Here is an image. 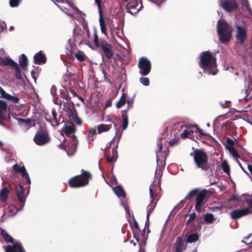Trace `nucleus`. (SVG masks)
I'll return each instance as SVG.
<instances>
[{
	"mask_svg": "<svg viewBox=\"0 0 252 252\" xmlns=\"http://www.w3.org/2000/svg\"><path fill=\"white\" fill-rule=\"evenodd\" d=\"M66 135L68 139H64L59 145V147L62 150L66 151L69 156H71L76 151L78 140L75 135L70 136L71 134L74 133L76 131V127L73 123L69 125H65L62 129Z\"/></svg>",
	"mask_w": 252,
	"mask_h": 252,
	"instance_id": "f257e3e1",
	"label": "nucleus"
},
{
	"mask_svg": "<svg viewBox=\"0 0 252 252\" xmlns=\"http://www.w3.org/2000/svg\"><path fill=\"white\" fill-rule=\"evenodd\" d=\"M199 65L204 72L209 74L215 75L218 71L216 59L209 51L201 53Z\"/></svg>",
	"mask_w": 252,
	"mask_h": 252,
	"instance_id": "f03ea898",
	"label": "nucleus"
},
{
	"mask_svg": "<svg viewBox=\"0 0 252 252\" xmlns=\"http://www.w3.org/2000/svg\"><path fill=\"white\" fill-rule=\"evenodd\" d=\"M209 193V191L206 189L200 190L198 188L194 189L189 192L181 203H185L187 200L195 196L194 208L197 212H200L207 202V195Z\"/></svg>",
	"mask_w": 252,
	"mask_h": 252,
	"instance_id": "7ed1b4c3",
	"label": "nucleus"
},
{
	"mask_svg": "<svg viewBox=\"0 0 252 252\" xmlns=\"http://www.w3.org/2000/svg\"><path fill=\"white\" fill-rule=\"evenodd\" d=\"M92 178L93 175L91 172L82 169L81 174L71 177L68 183L71 188L84 187L89 184L90 180Z\"/></svg>",
	"mask_w": 252,
	"mask_h": 252,
	"instance_id": "20e7f679",
	"label": "nucleus"
},
{
	"mask_svg": "<svg viewBox=\"0 0 252 252\" xmlns=\"http://www.w3.org/2000/svg\"><path fill=\"white\" fill-rule=\"evenodd\" d=\"M22 177L26 179L29 186L28 187V190L27 194L25 193L24 187L21 184H18L14 188V191L16 193L18 200V207L19 208L18 209V210H22L25 205L27 196L30 190V185L31 183V179L27 171L23 174Z\"/></svg>",
	"mask_w": 252,
	"mask_h": 252,
	"instance_id": "39448f33",
	"label": "nucleus"
},
{
	"mask_svg": "<svg viewBox=\"0 0 252 252\" xmlns=\"http://www.w3.org/2000/svg\"><path fill=\"white\" fill-rule=\"evenodd\" d=\"M232 27L225 20H219L218 23V34L220 41L223 44L228 42L232 37Z\"/></svg>",
	"mask_w": 252,
	"mask_h": 252,
	"instance_id": "423d86ee",
	"label": "nucleus"
},
{
	"mask_svg": "<svg viewBox=\"0 0 252 252\" xmlns=\"http://www.w3.org/2000/svg\"><path fill=\"white\" fill-rule=\"evenodd\" d=\"M190 156L193 157L194 162L198 168L205 171L209 169L210 165L208 161V158L206 153L204 151L196 149L193 153L190 154Z\"/></svg>",
	"mask_w": 252,
	"mask_h": 252,
	"instance_id": "0eeeda50",
	"label": "nucleus"
},
{
	"mask_svg": "<svg viewBox=\"0 0 252 252\" xmlns=\"http://www.w3.org/2000/svg\"><path fill=\"white\" fill-rule=\"evenodd\" d=\"M120 138V137L116 138L114 137L113 139L106 145V153H107L108 150L110 151V149L112 148L111 156L110 153H109V155L107 154L106 155V159L109 163L113 162L118 157L117 148Z\"/></svg>",
	"mask_w": 252,
	"mask_h": 252,
	"instance_id": "6e6552de",
	"label": "nucleus"
},
{
	"mask_svg": "<svg viewBox=\"0 0 252 252\" xmlns=\"http://www.w3.org/2000/svg\"><path fill=\"white\" fill-rule=\"evenodd\" d=\"M219 6L226 12L232 13L239 9L236 0H219Z\"/></svg>",
	"mask_w": 252,
	"mask_h": 252,
	"instance_id": "1a4fd4ad",
	"label": "nucleus"
},
{
	"mask_svg": "<svg viewBox=\"0 0 252 252\" xmlns=\"http://www.w3.org/2000/svg\"><path fill=\"white\" fill-rule=\"evenodd\" d=\"M0 65L1 66H8L11 68H15V77L19 80L22 79V75L18 64L10 58L7 57L1 58L0 59Z\"/></svg>",
	"mask_w": 252,
	"mask_h": 252,
	"instance_id": "9d476101",
	"label": "nucleus"
},
{
	"mask_svg": "<svg viewBox=\"0 0 252 252\" xmlns=\"http://www.w3.org/2000/svg\"><path fill=\"white\" fill-rule=\"evenodd\" d=\"M139 73L142 76H146L150 72L151 64L150 61L146 58H141L138 63Z\"/></svg>",
	"mask_w": 252,
	"mask_h": 252,
	"instance_id": "9b49d317",
	"label": "nucleus"
},
{
	"mask_svg": "<svg viewBox=\"0 0 252 252\" xmlns=\"http://www.w3.org/2000/svg\"><path fill=\"white\" fill-rule=\"evenodd\" d=\"M34 142L39 146L45 145L50 141V138L47 131H38L33 138Z\"/></svg>",
	"mask_w": 252,
	"mask_h": 252,
	"instance_id": "f8f14e48",
	"label": "nucleus"
},
{
	"mask_svg": "<svg viewBox=\"0 0 252 252\" xmlns=\"http://www.w3.org/2000/svg\"><path fill=\"white\" fill-rule=\"evenodd\" d=\"M105 57L109 60L111 59L114 55L113 46L106 40H102L100 47Z\"/></svg>",
	"mask_w": 252,
	"mask_h": 252,
	"instance_id": "ddd939ff",
	"label": "nucleus"
},
{
	"mask_svg": "<svg viewBox=\"0 0 252 252\" xmlns=\"http://www.w3.org/2000/svg\"><path fill=\"white\" fill-rule=\"evenodd\" d=\"M143 8L142 2L140 1V6L138 1L136 0L128 2L126 6L127 12L130 13L132 15L137 14Z\"/></svg>",
	"mask_w": 252,
	"mask_h": 252,
	"instance_id": "4468645a",
	"label": "nucleus"
},
{
	"mask_svg": "<svg viewBox=\"0 0 252 252\" xmlns=\"http://www.w3.org/2000/svg\"><path fill=\"white\" fill-rule=\"evenodd\" d=\"M132 220L133 221V224L131 223V222H129L130 224V227L133 234L134 238L139 243L140 241V239L139 237L138 232H140L141 235H143L145 233V228H144L143 231L140 229L138 222L136 220L133 215H132Z\"/></svg>",
	"mask_w": 252,
	"mask_h": 252,
	"instance_id": "2eb2a0df",
	"label": "nucleus"
},
{
	"mask_svg": "<svg viewBox=\"0 0 252 252\" xmlns=\"http://www.w3.org/2000/svg\"><path fill=\"white\" fill-rule=\"evenodd\" d=\"M249 214H252V211L250 208H247L241 210H234L231 212L230 216L233 220H237Z\"/></svg>",
	"mask_w": 252,
	"mask_h": 252,
	"instance_id": "dca6fc26",
	"label": "nucleus"
},
{
	"mask_svg": "<svg viewBox=\"0 0 252 252\" xmlns=\"http://www.w3.org/2000/svg\"><path fill=\"white\" fill-rule=\"evenodd\" d=\"M5 252H25L22 245L18 242H15L12 246L8 245L3 246Z\"/></svg>",
	"mask_w": 252,
	"mask_h": 252,
	"instance_id": "f3484780",
	"label": "nucleus"
},
{
	"mask_svg": "<svg viewBox=\"0 0 252 252\" xmlns=\"http://www.w3.org/2000/svg\"><path fill=\"white\" fill-rule=\"evenodd\" d=\"M85 30H83L81 28H77L74 29L73 31V39L75 41H79L80 43L86 40V37L85 36Z\"/></svg>",
	"mask_w": 252,
	"mask_h": 252,
	"instance_id": "a211bd4d",
	"label": "nucleus"
},
{
	"mask_svg": "<svg viewBox=\"0 0 252 252\" xmlns=\"http://www.w3.org/2000/svg\"><path fill=\"white\" fill-rule=\"evenodd\" d=\"M175 252H182L187 247V242H185L182 237H178L174 243Z\"/></svg>",
	"mask_w": 252,
	"mask_h": 252,
	"instance_id": "6ab92c4d",
	"label": "nucleus"
},
{
	"mask_svg": "<svg viewBox=\"0 0 252 252\" xmlns=\"http://www.w3.org/2000/svg\"><path fill=\"white\" fill-rule=\"evenodd\" d=\"M237 32L236 34V39L242 45L244 44L247 37L246 30L240 26L237 27Z\"/></svg>",
	"mask_w": 252,
	"mask_h": 252,
	"instance_id": "aec40b11",
	"label": "nucleus"
},
{
	"mask_svg": "<svg viewBox=\"0 0 252 252\" xmlns=\"http://www.w3.org/2000/svg\"><path fill=\"white\" fill-rule=\"evenodd\" d=\"M52 126H58L61 123H63L64 122V118L61 115H59L58 117L57 113L55 109L52 110Z\"/></svg>",
	"mask_w": 252,
	"mask_h": 252,
	"instance_id": "412c9836",
	"label": "nucleus"
},
{
	"mask_svg": "<svg viewBox=\"0 0 252 252\" xmlns=\"http://www.w3.org/2000/svg\"><path fill=\"white\" fill-rule=\"evenodd\" d=\"M33 59L34 63L38 64H44L47 61L46 56L42 51L36 53L33 57Z\"/></svg>",
	"mask_w": 252,
	"mask_h": 252,
	"instance_id": "4be33fe9",
	"label": "nucleus"
},
{
	"mask_svg": "<svg viewBox=\"0 0 252 252\" xmlns=\"http://www.w3.org/2000/svg\"><path fill=\"white\" fill-rule=\"evenodd\" d=\"M68 117L70 120L73 121L77 125H82V121L81 119L78 117L77 111L75 108L69 110Z\"/></svg>",
	"mask_w": 252,
	"mask_h": 252,
	"instance_id": "5701e85b",
	"label": "nucleus"
},
{
	"mask_svg": "<svg viewBox=\"0 0 252 252\" xmlns=\"http://www.w3.org/2000/svg\"><path fill=\"white\" fill-rule=\"evenodd\" d=\"M109 122L111 123L108 125H104V124H100L98 125L97 126V132L98 133H101L103 132H106L108 130H109L112 127V124L113 123L115 126V127L116 128L117 126L116 124L114 123V122L111 120V119L108 118V120Z\"/></svg>",
	"mask_w": 252,
	"mask_h": 252,
	"instance_id": "b1692460",
	"label": "nucleus"
},
{
	"mask_svg": "<svg viewBox=\"0 0 252 252\" xmlns=\"http://www.w3.org/2000/svg\"><path fill=\"white\" fill-rule=\"evenodd\" d=\"M19 63L20 67L23 70H25L27 68L29 62L27 56L23 54L21 55L19 58Z\"/></svg>",
	"mask_w": 252,
	"mask_h": 252,
	"instance_id": "393cba45",
	"label": "nucleus"
},
{
	"mask_svg": "<svg viewBox=\"0 0 252 252\" xmlns=\"http://www.w3.org/2000/svg\"><path fill=\"white\" fill-rule=\"evenodd\" d=\"M9 190L6 188H3L0 191V201L3 203L5 202L8 198Z\"/></svg>",
	"mask_w": 252,
	"mask_h": 252,
	"instance_id": "a878e982",
	"label": "nucleus"
},
{
	"mask_svg": "<svg viewBox=\"0 0 252 252\" xmlns=\"http://www.w3.org/2000/svg\"><path fill=\"white\" fill-rule=\"evenodd\" d=\"M20 126H24L26 128H30L31 126L32 121L30 119H24L23 118H16Z\"/></svg>",
	"mask_w": 252,
	"mask_h": 252,
	"instance_id": "bb28decb",
	"label": "nucleus"
},
{
	"mask_svg": "<svg viewBox=\"0 0 252 252\" xmlns=\"http://www.w3.org/2000/svg\"><path fill=\"white\" fill-rule=\"evenodd\" d=\"M127 109H125L122 112L123 122H122V129H126L128 124V116L127 115Z\"/></svg>",
	"mask_w": 252,
	"mask_h": 252,
	"instance_id": "cd10ccee",
	"label": "nucleus"
},
{
	"mask_svg": "<svg viewBox=\"0 0 252 252\" xmlns=\"http://www.w3.org/2000/svg\"><path fill=\"white\" fill-rule=\"evenodd\" d=\"M99 24H100L101 32H102V33H103L105 35H107V31H106V24L105 23V20L103 18V14L99 15Z\"/></svg>",
	"mask_w": 252,
	"mask_h": 252,
	"instance_id": "c85d7f7f",
	"label": "nucleus"
},
{
	"mask_svg": "<svg viewBox=\"0 0 252 252\" xmlns=\"http://www.w3.org/2000/svg\"><path fill=\"white\" fill-rule=\"evenodd\" d=\"M114 191L116 194V195L119 197H122L125 198L126 196V194L124 190V189H122V188L118 185L116 187H115L113 188Z\"/></svg>",
	"mask_w": 252,
	"mask_h": 252,
	"instance_id": "c756f323",
	"label": "nucleus"
},
{
	"mask_svg": "<svg viewBox=\"0 0 252 252\" xmlns=\"http://www.w3.org/2000/svg\"><path fill=\"white\" fill-rule=\"evenodd\" d=\"M0 233L5 242L12 243L13 244L15 242H14L13 238L5 230H1Z\"/></svg>",
	"mask_w": 252,
	"mask_h": 252,
	"instance_id": "7c9ffc66",
	"label": "nucleus"
},
{
	"mask_svg": "<svg viewBox=\"0 0 252 252\" xmlns=\"http://www.w3.org/2000/svg\"><path fill=\"white\" fill-rule=\"evenodd\" d=\"M126 94L125 93H123L119 100L116 103V107L118 108H120L123 106L126 102Z\"/></svg>",
	"mask_w": 252,
	"mask_h": 252,
	"instance_id": "2f4dec72",
	"label": "nucleus"
},
{
	"mask_svg": "<svg viewBox=\"0 0 252 252\" xmlns=\"http://www.w3.org/2000/svg\"><path fill=\"white\" fill-rule=\"evenodd\" d=\"M13 169L14 172L16 173H21V176L26 171V168L24 166L20 167L19 165L16 163L13 166Z\"/></svg>",
	"mask_w": 252,
	"mask_h": 252,
	"instance_id": "473e14b6",
	"label": "nucleus"
},
{
	"mask_svg": "<svg viewBox=\"0 0 252 252\" xmlns=\"http://www.w3.org/2000/svg\"><path fill=\"white\" fill-rule=\"evenodd\" d=\"M199 236L197 233H194L189 235L187 240V243H191L198 240Z\"/></svg>",
	"mask_w": 252,
	"mask_h": 252,
	"instance_id": "72a5a7b5",
	"label": "nucleus"
},
{
	"mask_svg": "<svg viewBox=\"0 0 252 252\" xmlns=\"http://www.w3.org/2000/svg\"><path fill=\"white\" fill-rule=\"evenodd\" d=\"M204 220L207 223H212L214 220V216L212 213H207L204 216Z\"/></svg>",
	"mask_w": 252,
	"mask_h": 252,
	"instance_id": "f704fd0d",
	"label": "nucleus"
},
{
	"mask_svg": "<svg viewBox=\"0 0 252 252\" xmlns=\"http://www.w3.org/2000/svg\"><path fill=\"white\" fill-rule=\"evenodd\" d=\"M75 58L81 62L85 61V54L82 51H78L76 53H74Z\"/></svg>",
	"mask_w": 252,
	"mask_h": 252,
	"instance_id": "c9c22d12",
	"label": "nucleus"
},
{
	"mask_svg": "<svg viewBox=\"0 0 252 252\" xmlns=\"http://www.w3.org/2000/svg\"><path fill=\"white\" fill-rule=\"evenodd\" d=\"M96 133V130L95 129H91L89 131V133L88 135V142L89 143H92L94 140V136L95 135Z\"/></svg>",
	"mask_w": 252,
	"mask_h": 252,
	"instance_id": "e433bc0d",
	"label": "nucleus"
},
{
	"mask_svg": "<svg viewBox=\"0 0 252 252\" xmlns=\"http://www.w3.org/2000/svg\"><path fill=\"white\" fill-rule=\"evenodd\" d=\"M221 168L223 171L227 174H229L230 173V167L227 162L226 160H224L221 162Z\"/></svg>",
	"mask_w": 252,
	"mask_h": 252,
	"instance_id": "4c0bfd02",
	"label": "nucleus"
},
{
	"mask_svg": "<svg viewBox=\"0 0 252 252\" xmlns=\"http://www.w3.org/2000/svg\"><path fill=\"white\" fill-rule=\"evenodd\" d=\"M193 133V130H189L187 129H185L183 132L181 134V137L182 139H186L187 138H189L190 135H191V134Z\"/></svg>",
	"mask_w": 252,
	"mask_h": 252,
	"instance_id": "58836bf2",
	"label": "nucleus"
},
{
	"mask_svg": "<svg viewBox=\"0 0 252 252\" xmlns=\"http://www.w3.org/2000/svg\"><path fill=\"white\" fill-rule=\"evenodd\" d=\"M102 40H104L101 39L100 40V41H99L98 37L97 34V32L96 31H95L94 33V44L95 46L97 48H99V47L101 44Z\"/></svg>",
	"mask_w": 252,
	"mask_h": 252,
	"instance_id": "ea45409f",
	"label": "nucleus"
},
{
	"mask_svg": "<svg viewBox=\"0 0 252 252\" xmlns=\"http://www.w3.org/2000/svg\"><path fill=\"white\" fill-rule=\"evenodd\" d=\"M227 149L229 152L230 154L235 158H238L239 157V154L237 151L231 147H226Z\"/></svg>",
	"mask_w": 252,
	"mask_h": 252,
	"instance_id": "a19ab883",
	"label": "nucleus"
},
{
	"mask_svg": "<svg viewBox=\"0 0 252 252\" xmlns=\"http://www.w3.org/2000/svg\"><path fill=\"white\" fill-rule=\"evenodd\" d=\"M196 214L195 212H192L189 215V219L186 221L185 223L187 227L189 226V224L194 220Z\"/></svg>",
	"mask_w": 252,
	"mask_h": 252,
	"instance_id": "79ce46f5",
	"label": "nucleus"
},
{
	"mask_svg": "<svg viewBox=\"0 0 252 252\" xmlns=\"http://www.w3.org/2000/svg\"><path fill=\"white\" fill-rule=\"evenodd\" d=\"M242 196L247 197L246 198L245 201L246 202L249 207L252 208V194L250 195L247 194H244L242 195Z\"/></svg>",
	"mask_w": 252,
	"mask_h": 252,
	"instance_id": "37998d69",
	"label": "nucleus"
},
{
	"mask_svg": "<svg viewBox=\"0 0 252 252\" xmlns=\"http://www.w3.org/2000/svg\"><path fill=\"white\" fill-rule=\"evenodd\" d=\"M190 127H195L196 128V130L195 131V132H198L199 133V134L201 136H209V135L208 134H207V133H205L203 132V130L200 128L199 127H198L197 126V125H195L194 126V125H191V126Z\"/></svg>",
	"mask_w": 252,
	"mask_h": 252,
	"instance_id": "c03bdc74",
	"label": "nucleus"
},
{
	"mask_svg": "<svg viewBox=\"0 0 252 252\" xmlns=\"http://www.w3.org/2000/svg\"><path fill=\"white\" fill-rule=\"evenodd\" d=\"M154 186V185L151 186L149 189L150 198L151 199V203H153L154 199L155 198L156 196L158 195L157 193H156L155 194L154 193V191L153 190Z\"/></svg>",
	"mask_w": 252,
	"mask_h": 252,
	"instance_id": "a18cd8bd",
	"label": "nucleus"
},
{
	"mask_svg": "<svg viewBox=\"0 0 252 252\" xmlns=\"http://www.w3.org/2000/svg\"><path fill=\"white\" fill-rule=\"evenodd\" d=\"M140 82L144 86H148L150 83V81L147 77H141L139 79Z\"/></svg>",
	"mask_w": 252,
	"mask_h": 252,
	"instance_id": "49530a36",
	"label": "nucleus"
},
{
	"mask_svg": "<svg viewBox=\"0 0 252 252\" xmlns=\"http://www.w3.org/2000/svg\"><path fill=\"white\" fill-rule=\"evenodd\" d=\"M22 0H10L9 5L12 7H15L18 6Z\"/></svg>",
	"mask_w": 252,
	"mask_h": 252,
	"instance_id": "de8ad7c7",
	"label": "nucleus"
},
{
	"mask_svg": "<svg viewBox=\"0 0 252 252\" xmlns=\"http://www.w3.org/2000/svg\"><path fill=\"white\" fill-rule=\"evenodd\" d=\"M94 1L98 7L99 15L103 14V11L101 7V0H94Z\"/></svg>",
	"mask_w": 252,
	"mask_h": 252,
	"instance_id": "09e8293b",
	"label": "nucleus"
},
{
	"mask_svg": "<svg viewBox=\"0 0 252 252\" xmlns=\"http://www.w3.org/2000/svg\"><path fill=\"white\" fill-rule=\"evenodd\" d=\"M7 99L10 101H12L14 103H18L20 100L19 97L15 96H12L10 94L7 95Z\"/></svg>",
	"mask_w": 252,
	"mask_h": 252,
	"instance_id": "8fccbe9b",
	"label": "nucleus"
},
{
	"mask_svg": "<svg viewBox=\"0 0 252 252\" xmlns=\"http://www.w3.org/2000/svg\"><path fill=\"white\" fill-rule=\"evenodd\" d=\"M7 105L5 101L0 99V110L7 111Z\"/></svg>",
	"mask_w": 252,
	"mask_h": 252,
	"instance_id": "3c124183",
	"label": "nucleus"
},
{
	"mask_svg": "<svg viewBox=\"0 0 252 252\" xmlns=\"http://www.w3.org/2000/svg\"><path fill=\"white\" fill-rule=\"evenodd\" d=\"M240 197L236 194H232V196L228 199V201H238L240 199Z\"/></svg>",
	"mask_w": 252,
	"mask_h": 252,
	"instance_id": "603ef678",
	"label": "nucleus"
},
{
	"mask_svg": "<svg viewBox=\"0 0 252 252\" xmlns=\"http://www.w3.org/2000/svg\"><path fill=\"white\" fill-rule=\"evenodd\" d=\"M0 94L2 96V97L5 98L7 99V95H9V94L5 92V91L0 87Z\"/></svg>",
	"mask_w": 252,
	"mask_h": 252,
	"instance_id": "864d4df0",
	"label": "nucleus"
},
{
	"mask_svg": "<svg viewBox=\"0 0 252 252\" xmlns=\"http://www.w3.org/2000/svg\"><path fill=\"white\" fill-rule=\"evenodd\" d=\"M154 207H153L152 206H149L148 207V209L147 212V222H148L150 216L151 214L152 213V212L154 209Z\"/></svg>",
	"mask_w": 252,
	"mask_h": 252,
	"instance_id": "5fc2aeb1",
	"label": "nucleus"
},
{
	"mask_svg": "<svg viewBox=\"0 0 252 252\" xmlns=\"http://www.w3.org/2000/svg\"><path fill=\"white\" fill-rule=\"evenodd\" d=\"M226 143L227 144L228 146L226 147H233V146L234 145V141L231 139L230 138H228L226 140Z\"/></svg>",
	"mask_w": 252,
	"mask_h": 252,
	"instance_id": "6e6d98bb",
	"label": "nucleus"
},
{
	"mask_svg": "<svg viewBox=\"0 0 252 252\" xmlns=\"http://www.w3.org/2000/svg\"><path fill=\"white\" fill-rule=\"evenodd\" d=\"M5 112H6V111L0 110V119H2L4 120H7V117L5 113Z\"/></svg>",
	"mask_w": 252,
	"mask_h": 252,
	"instance_id": "4d7b16f0",
	"label": "nucleus"
},
{
	"mask_svg": "<svg viewBox=\"0 0 252 252\" xmlns=\"http://www.w3.org/2000/svg\"><path fill=\"white\" fill-rule=\"evenodd\" d=\"M127 108L126 109H127V110L133 107V100L132 99H128L127 101Z\"/></svg>",
	"mask_w": 252,
	"mask_h": 252,
	"instance_id": "13d9d810",
	"label": "nucleus"
},
{
	"mask_svg": "<svg viewBox=\"0 0 252 252\" xmlns=\"http://www.w3.org/2000/svg\"><path fill=\"white\" fill-rule=\"evenodd\" d=\"M84 29L85 30V32H86V34H85V36L86 37V40H87L88 38H89L90 37V31H89V29L88 28V27L84 26Z\"/></svg>",
	"mask_w": 252,
	"mask_h": 252,
	"instance_id": "bf43d9fd",
	"label": "nucleus"
},
{
	"mask_svg": "<svg viewBox=\"0 0 252 252\" xmlns=\"http://www.w3.org/2000/svg\"><path fill=\"white\" fill-rule=\"evenodd\" d=\"M56 91V87L54 85L52 86L51 88V93L54 97H55Z\"/></svg>",
	"mask_w": 252,
	"mask_h": 252,
	"instance_id": "052dcab7",
	"label": "nucleus"
},
{
	"mask_svg": "<svg viewBox=\"0 0 252 252\" xmlns=\"http://www.w3.org/2000/svg\"><path fill=\"white\" fill-rule=\"evenodd\" d=\"M243 4L244 6H245L246 7L247 9L249 11H250V8L249 6V2H248V0H245L243 1Z\"/></svg>",
	"mask_w": 252,
	"mask_h": 252,
	"instance_id": "680f3d73",
	"label": "nucleus"
},
{
	"mask_svg": "<svg viewBox=\"0 0 252 252\" xmlns=\"http://www.w3.org/2000/svg\"><path fill=\"white\" fill-rule=\"evenodd\" d=\"M64 98L66 100V102H65V103H68V102L70 101V97L67 92L64 94Z\"/></svg>",
	"mask_w": 252,
	"mask_h": 252,
	"instance_id": "e2e57ef3",
	"label": "nucleus"
},
{
	"mask_svg": "<svg viewBox=\"0 0 252 252\" xmlns=\"http://www.w3.org/2000/svg\"><path fill=\"white\" fill-rule=\"evenodd\" d=\"M54 103L58 105L61 106L62 105V101L61 99H59L58 97H55Z\"/></svg>",
	"mask_w": 252,
	"mask_h": 252,
	"instance_id": "0e129e2a",
	"label": "nucleus"
},
{
	"mask_svg": "<svg viewBox=\"0 0 252 252\" xmlns=\"http://www.w3.org/2000/svg\"><path fill=\"white\" fill-rule=\"evenodd\" d=\"M177 142H178V140H177L176 139H173L169 141V144L170 146H171L174 145L175 144H176Z\"/></svg>",
	"mask_w": 252,
	"mask_h": 252,
	"instance_id": "69168bd1",
	"label": "nucleus"
},
{
	"mask_svg": "<svg viewBox=\"0 0 252 252\" xmlns=\"http://www.w3.org/2000/svg\"><path fill=\"white\" fill-rule=\"evenodd\" d=\"M158 152H161L162 150V142H159L158 144Z\"/></svg>",
	"mask_w": 252,
	"mask_h": 252,
	"instance_id": "338daca9",
	"label": "nucleus"
},
{
	"mask_svg": "<svg viewBox=\"0 0 252 252\" xmlns=\"http://www.w3.org/2000/svg\"><path fill=\"white\" fill-rule=\"evenodd\" d=\"M45 120L49 123H50L51 124V125H52V119H51L50 118V116H49L48 117H47V116L45 115Z\"/></svg>",
	"mask_w": 252,
	"mask_h": 252,
	"instance_id": "774afa93",
	"label": "nucleus"
}]
</instances>
